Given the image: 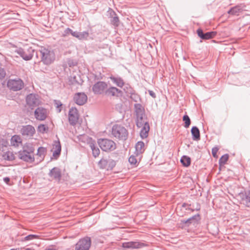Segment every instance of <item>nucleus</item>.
Listing matches in <instances>:
<instances>
[{"mask_svg":"<svg viewBox=\"0 0 250 250\" xmlns=\"http://www.w3.org/2000/svg\"><path fill=\"white\" fill-rule=\"evenodd\" d=\"M242 11V7L238 5L230 8L228 13L232 15H238Z\"/></svg>","mask_w":250,"mask_h":250,"instance_id":"27","label":"nucleus"},{"mask_svg":"<svg viewBox=\"0 0 250 250\" xmlns=\"http://www.w3.org/2000/svg\"><path fill=\"white\" fill-rule=\"evenodd\" d=\"M53 149H54L53 152V156L54 157H58L61 151V146L60 142H56L53 145Z\"/></svg>","mask_w":250,"mask_h":250,"instance_id":"28","label":"nucleus"},{"mask_svg":"<svg viewBox=\"0 0 250 250\" xmlns=\"http://www.w3.org/2000/svg\"><path fill=\"white\" fill-rule=\"evenodd\" d=\"M3 181L6 183H8L10 181V179L8 177H5L3 178Z\"/></svg>","mask_w":250,"mask_h":250,"instance_id":"50","label":"nucleus"},{"mask_svg":"<svg viewBox=\"0 0 250 250\" xmlns=\"http://www.w3.org/2000/svg\"><path fill=\"white\" fill-rule=\"evenodd\" d=\"M10 250H20L19 249H11Z\"/></svg>","mask_w":250,"mask_h":250,"instance_id":"55","label":"nucleus"},{"mask_svg":"<svg viewBox=\"0 0 250 250\" xmlns=\"http://www.w3.org/2000/svg\"><path fill=\"white\" fill-rule=\"evenodd\" d=\"M198 36L203 40H208L214 37L216 34L215 32H208L205 33H204L203 31L201 29H198L197 30Z\"/></svg>","mask_w":250,"mask_h":250,"instance_id":"15","label":"nucleus"},{"mask_svg":"<svg viewBox=\"0 0 250 250\" xmlns=\"http://www.w3.org/2000/svg\"><path fill=\"white\" fill-rule=\"evenodd\" d=\"M79 119L78 111L75 107H71L69 111L68 120L70 125H75Z\"/></svg>","mask_w":250,"mask_h":250,"instance_id":"11","label":"nucleus"},{"mask_svg":"<svg viewBox=\"0 0 250 250\" xmlns=\"http://www.w3.org/2000/svg\"><path fill=\"white\" fill-rule=\"evenodd\" d=\"M44 250H55V249L52 246H50L48 248H46Z\"/></svg>","mask_w":250,"mask_h":250,"instance_id":"51","label":"nucleus"},{"mask_svg":"<svg viewBox=\"0 0 250 250\" xmlns=\"http://www.w3.org/2000/svg\"><path fill=\"white\" fill-rule=\"evenodd\" d=\"M218 151V148L217 147H214L212 149V154L214 157H217V153Z\"/></svg>","mask_w":250,"mask_h":250,"instance_id":"46","label":"nucleus"},{"mask_svg":"<svg viewBox=\"0 0 250 250\" xmlns=\"http://www.w3.org/2000/svg\"><path fill=\"white\" fill-rule=\"evenodd\" d=\"M109 79L113 83L116 85L117 86L122 88L125 85V82L123 79L119 76H114L111 75L109 77Z\"/></svg>","mask_w":250,"mask_h":250,"instance_id":"19","label":"nucleus"},{"mask_svg":"<svg viewBox=\"0 0 250 250\" xmlns=\"http://www.w3.org/2000/svg\"><path fill=\"white\" fill-rule=\"evenodd\" d=\"M125 87L124 88V90L126 93L127 94H132L133 93V89L131 87V86L128 84H125Z\"/></svg>","mask_w":250,"mask_h":250,"instance_id":"37","label":"nucleus"},{"mask_svg":"<svg viewBox=\"0 0 250 250\" xmlns=\"http://www.w3.org/2000/svg\"><path fill=\"white\" fill-rule=\"evenodd\" d=\"M34 115L37 120L43 121L47 116V110L42 107H39L35 110Z\"/></svg>","mask_w":250,"mask_h":250,"instance_id":"12","label":"nucleus"},{"mask_svg":"<svg viewBox=\"0 0 250 250\" xmlns=\"http://www.w3.org/2000/svg\"><path fill=\"white\" fill-rule=\"evenodd\" d=\"M48 129V126L43 124L39 125L38 128V131L42 133L46 132Z\"/></svg>","mask_w":250,"mask_h":250,"instance_id":"39","label":"nucleus"},{"mask_svg":"<svg viewBox=\"0 0 250 250\" xmlns=\"http://www.w3.org/2000/svg\"><path fill=\"white\" fill-rule=\"evenodd\" d=\"M183 120L184 122V127L185 128H188L191 123L190 119L188 116L187 114L184 115Z\"/></svg>","mask_w":250,"mask_h":250,"instance_id":"34","label":"nucleus"},{"mask_svg":"<svg viewBox=\"0 0 250 250\" xmlns=\"http://www.w3.org/2000/svg\"><path fill=\"white\" fill-rule=\"evenodd\" d=\"M89 146L92 151V154L94 157L99 156L100 154V150L97 146L96 143L94 141H91L89 143Z\"/></svg>","mask_w":250,"mask_h":250,"instance_id":"26","label":"nucleus"},{"mask_svg":"<svg viewBox=\"0 0 250 250\" xmlns=\"http://www.w3.org/2000/svg\"><path fill=\"white\" fill-rule=\"evenodd\" d=\"M111 23L115 26L119 25V20L117 16H114L111 19Z\"/></svg>","mask_w":250,"mask_h":250,"instance_id":"41","label":"nucleus"},{"mask_svg":"<svg viewBox=\"0 0 250 250\" xmlns=\"http://www.w3.org/2000/svg\"><path fill=\"white\" fill-rule=\"evenodd\" d=\"M7 86L11 90L18 91L23 88L24 83L20 78L10 79L7 82Z\"/></svg>","mask_w":250,"mask_h":250,"instance_id":"4","label":"nucleus"},{"mask_svg":"<svg viewBox=\"0 0 250 250\" xmlns=\"http://www.w3.org/2000/svg\"><path fill=\"white\" fill-rule=\"evenodd\" d=\"M245 196L243 203L246 206H249V204L250 203V190H247Z\"/></svg>","mask_w":250,"mask_h":250,"instance_id":"35","label":"nucleus"},{"mask_svg":"<svg viewBox=\"0 0 250 250\" xmlns=\"http://www.w3.org/2000/svg\"><path fill=\"white\" fill-rule=\"evenodd\" d=\"M89 36V33L87 31H83L79 32V40H85Z\"/></svg>","mask_w":250,"mask_h":250,"instance_id":"38","label":"nucleus"},{"mask_svg":"<svg viewBox=\"0 0 250 250\" xmlns=\"http://www.w3.org/2000/svg\"><path fill=\"white\" fill-rule=\"evenodd\" d=\"M134 107L136 117L139 116H145V110L141 104H135Z\"/></svg>","mask_w":250,"mask_h":250,"instance_id":"21","label":"nucleus"},{"mask_svg":"<svg viewBox=\"0 0 250 250\" xmlns=\"http://www.w3.org/2000/svg\"><path fill=\"white\" fill-rule=\"evenodd\" d=\"M122 91L114 86H111L108 89H106L105 91V94L107 96H118L119 94H122Z\"/></svg>","mask_w":250,"mask_h":250,"instance_id":"18","label":"nucleus"},{"mask_svg":"<svg viewBox=\"0 0 250 250\" xmlns=\"http://www.w3.org/2000/svg\"><path fill=\"white\" fill-rule=\"evenodd\" d=\"M137 154L142 153L145 151V144L142 141H139L135 146Z\"/></svg>","mask_w":250,"mask_h":250,"instance_id":"29","label":"nucleus"},{"mask_svg":"<svg viewBox=\"0 0 250 250\" xmlns=\"http://www.w3.org/2000/svg\"><path fill=\"white\" fill-rule=\"evenodd\" d=\"M180 161L182 165L186 167H188L190 165L191 163L190 158L186 155L183 156L181 157Z\"/></svg>","mask_w":250,"mask_h":250,"instance_id":"30","label":"nucleus"},{"mask_svg":"<svg viewBox=\"0 0 250 250\" xmlns=\"http://www.w3.org/2000/svg\"><path fill=\"white\" fill-rule=\"evenodd\" d=\"M200 215L199 214H196L195 215L187 219V220H183L181 221V222L183 224H187L188 226L189 225V224L191 223H196V222L198 221V219H199Z\"/></svg>","mask_w":250,"mask_h":250,"instance_id":"25","label":"nucleus"},{"mask_svg":"<svg viewBox=\"0 0 250 250\" xmlns=\"http://www.w3.org/2000/svg\"><path fill=\"white\" fill-rule=\"evenodd\" d=\"M143 246V243L133 241L125 242L122 244V247L126 249H138L142 247Z\"/></svg>","mask_w":250,"mask_h":250,"instance_id":"17","label":"nucleus"},{"mask_svg":"<svg viewBox=\"0 0 250 250\" xmlns=\"http://www.w3.org/2000/svg\"><path fill=\"white\" fill-rule=\"evenodd\" d=\"M148 93L153 98H156V94L154 92H153L152 90H148Z\"/></svg>","mask_w":250,"mask_h":250,"instance_id":"49","label":"nucleus"},{"mask_svg":"<svg viewBox=\"0 0 250 250\" xmlns=\"http://www.w3.org/2000/svg\"><path fill=\"white\" fill-rule=\"evenodd\" d=\"M19 157L21 160L28 163H32L35 160L34 155L32 153L27 154L26 152L20 151Z\"/></svg>","mask_w":250,"mask_h":250,"instance_id":"16","label":"nucleus"},{"mask_svg":"<svg viewBox=\"0 0 250 250\" xmlns=\"http://www.w3.org/2000/svg\"><path fill=\"white\" fill-rule=\"evenodd\" d=\"M46 148L43 147H40L38 149L37 155L40 157L41 158H43L46 152Z\"/></svg>","mask_w":250,"mask_h":250,"instance_id":"36","label":"nucleus"},{"mask_svg":"<svg viewBox=\"0 0 250 250\" xmlns=\"http://www.w3.org/2000/svg\"><path fill=\"white\" fill-rule=\"evenodd\" d=\"M27 105L31 109L39 106L41 102L39 96L35 94H30L26 97Z\"/></svg>","mask_w":250,"mask_h":250,"instance_id":"8","label":"nucleus"},{"mask_svg":"<svg viewBox=\"0 0 250 250\" xmlns=\"http://www.w3.org/2000/svg\"><path fill=\"white\" fill-rule=\"evenodd\" d=\"M16 52L23 60L25 61H29L32 59L35 50L32 47H28L27 48H19L16 50Z\"/></svg>","mask_w":250,"mask_h":250,"instance_id":"7","label":"nucleus"},{"mask_svg":"<svg viewBox=\"0 0 250 250\" xmlns=\"http://www.w3.org/2000/svg\"><path fill=\"white\" fill-rule=\"evenodd\" d=\"M25 250H32V249H31L30 248H27Z\"/></svg>","mask_w":250,"mask_h":250,"instance_id":"54","label":"nucleus"},{"mask_svg":"<svg viewBox=\"0 0 250 250\" xmlns=\"http://www.w3.org/2000/svg\"><path fill=\"white\" fill-rule=\"evenodd\" d=\"M112 135L115 138L125 140L127 139L128 132L126 128L119 125H114L112 128Z\"/></svg>","mask_w":250,"mask_h":250,"instance_id":"2","label":"nucleus"},{"mask_svg":"<svg viewBox=\"0 0 250 250\" xmlns=\"http://www.w3.org/2000/svg\"><path fill=\"white\" fill-rule=\"evenodd\" d=\"M22 140L21 137L18 135H15L13 136L10 140L11 146L18 147L21 144Z\"/></svg>","mask_w":250,"mask_h":250,"instance_id":"20","label":"nucleus"},{"mask_svg":"<svg viewBox=\"0 0 250 250\" xmlns=\"http://www.w3.org/2000/svg\"><path fill=\"white\" fill-rule=\"evenodd\" d=\"M41 62L44 65H49L55 60L56 55L54 50L49 47H41L39 49Z\"/></svg>","mask_w":250,"mask_h":250,"instance_id":"1","label":"nucleus"},{"mask_svg":"<svg viewBox=\"0 0 250 250\" xmlns=\"http://www.w3.org/2000/svg\"><path fill=\"white\" fill-rule=\"evenodd\" d=\"M196 210H199L200 209V207L199 206H198V207L196 208L195 209Z\"/></svg>","mask_w":250,"mask_h":250,"instance_id":"52","label":"nucleus"},{"mask_svg":"<svg viewBox=\"0 0 250 250\" xmlns=\"http://www.w3.org/2000/svg\"><path fill=\"white\" fill-rule=\"evenodd\" d=\"M116 164V161L109 156L103 157L98 163V166L100 168L107 170L112 169Z\"/></svg>","mask_w":250,"mask_h":250,"instance_id":"5","label":"nucleus"},{"mask_svg":"<svg viewBox=\"0 0 250 250\" xmlns=\"http://www.w3.org/2000/svg\"><path fill=\"white\" fill-rule=\"evenodd\" d=\"M35 149L33 146V145L31 143H26L23 146L22 150L20 151L26 152L27 154L32 153L33 154L34 152Z\"/></svg>","mask_w":250,"mask_h":250,"instance_id":"24","label":"nucleus"},{"mask_svg":"<svg viewBox=\"0 0 250 250\" xmlns=\"http://www.w3.org/2000/svg\"><path fill=\"white\" fill-rule=\"evenodd\" d=\"M142 127L140 131V136L142 139H145L148 136V131L149 130V124L146 123Z\"/></svg>","mask_w":250,"mask_h":250,"instance_id":"22","label":"nucleus"},{"mask_svg":"<svg viewBox=\"0 0 250 250\" xmlns=\"http://www.w3.org/2000/svg\"><path fill=\"white\" fill-rule=\"evenodd\" d=\"M4 159L7 161H12L15 159V156L12 152L7 151L3 155Z\"/></svg>","mask_w":250,"mask_h":250,"instance_id":"33","label":"nucleus"},{"mask_svg":"<svg viewBox=\"0 0 250 250\" xmlns=\"http://www.w3.org/2000/svg\"><path fill=\"white\" fill-rule=\"evenodd\" d=\"M91 245L90 237L86 236L80 239L75 245L74 250H89Z\"/></svg>","mask_w":250,"mask_h":250,"instance_id":"6","label":"nucleus"},{"mask_svg":"<svg viewBox=\"0 0 250 250\" xmlns=\"http://www.w3.org/2000/svg\"><path fill=\"white\" fill-rule=\"evenodd\" d=\"M246 194V191H245L244 192H241L238 194L237 197L238 198H239L241 200V201L243 202L244 201V199L245 198V195Z\"/></svg>","mask_w":250,"mask_h":250,"instance_id":"44","label":"nucleus"},{"mask_svg":"<svg viewBox=\"0 0 250 250\" xmlns=\"http://www.w3.org/2000/svg\"><path fill=\"white\" fill-rule=\"evenodd\" d=\"M98 143L101 148L104 151H111L116 148L115 143L111 140L100 139L98 140Z\"/></svg>","mask_w":250,"mask_h":250,"instance_id":"3","label":"nucleus"},{"mask_svg":"<svg viewBox=\"0 0 250 250\" xmlns=\"http://www.w3.org/2000/svg\"><path fill=\"white\" fill-rule=\"evenodd\" d=\"M229 159V155L226 154L223 155L219 159V163L220 164H225Z\"/></svg>","mask_w":250,"mask_h":250,"instance_id":"40","label":"nucleus"},{"mask_svg":"<svg viewBox=\"0 0 250 250\" xmlns=\"http://www.w3.org/2000/svg\"><path fill=\"white\" fill-rule=\"evenodd\" d=\"M40 238V236L36 234H29L21 239V242L29 241L34 239H38Z\"/></svg>","mask_w":250,"mask_h":250,"instance_id":"31","label":"nucleus"},{"mask_svg":"<svg viewBox=\"0 0 250 250\" xmlns=\"http://www.w3.org/2000/svg\"><path fill=\"white\" fill-rule=\"evenodd\" d=\"M61 105H62V104L60 102H59V104H57V107H58L59 106H61Z\"/></svg>","mask_w":250,"mask_h":250,"instance_id":"53","label":"nucleus"},{"mask_svg":"<svg viewBox=\"0 0 250 250\" xmlns=\"http://www.w3.org/2000/svg\"><path fill=\"white\" fill-rule=\"evenodd\" d=\"M71 35L78 39H79V32L77 31H73L72 33H71Z\"/></svg>","mask_w":250,"mask_h":250,"instance_id":"48","label":"nucleus"},{"mask_svg":"<svg viewBox=\"0 0 250 250\" xmlns=\"http://www.w3.org/2000/svg\"><path fill=\"white\" fill-rule=\"evenodd\" d=\"M192 138L194 141H198L200 139V133L197 126H193L191 129Z\"/></svg>","mask_w":250,"mask_h":250,"instance_id":"23","label":"nucleus"},{"mask_svg":"<svg viewBox=\"0 0 250 250\" xmlns=\"http://www.w3.org/2000/svg\"><path fill=\"white\" fill-rule=\"evenodd\" d=\"M73 99L76 104L82 105L86 102L87 97L85 93L79 92L75 94Z\"/></svg>","mask_w":250,"mask_h":250,"instance_id":"13","label":"nucleus"},{"mask_svg":"<svg viewBox=\"0 0 250 250\" xmlns=\"http://www.w3.org/2000/svg\"><path fill=\"white\" fill-rule=\"evenodd\" d=\"M145 116H139L136 117V125L138 127H141L145 124V123H147L146 121H145Z\"/></svg>","mask_w":250,"mask_h":250,"instance_id":"32","label":"nucleus"},{"mask_svg":"<svg viewBox=\"0 0 250 250\" xmlns=\"http://www.w3.org/2000/svg\"><path fill=\"white\" fill-rule=\"evenodd\" d=\"M72 32H73V31L70 28H67L64 31V32H63V33L62 34V36L65 37V36H66L67 35H68L69 34H71V33H72Z\"/></svg>","mask_w":250,"mask_h":250,"instance_id":"45","label":"nucleus"},{"mask_svg":"<svg viewBox=\"0 0 250 250\" xmlns=\"http://www.w3.org/2000/svg\"><path fill=\"white\" fill-rule=\"evenodd\" d=\"M5 72L3 69L0 68V79L5 77Z\"/></svg>","mask_w":250,"mask_h":250,"instance_id":"47","label":"nucleus"},{"mask_svg":"<svg viewBox=\"0 0 250 250\" xmlns=\"http://www.w3.org/2000/svg\"><path fill=\"white\" fill-rule=\"evenodd\" d=\"M128 162L132 165H136L137 163V160L136 157L133 155L130 156L128 159Z\"/></svg>","mask_w":250,"mask_h":250,"instance_id":"42","label":"nucleus"},{"mask_svg":"<svg viewBox=\"0 0 250 250\" xmlns=\"http://www.w3.org/2000/svg\"><path fill=\"white\" fill-rule=\"evenodd\" d=\"M48 175L51 178L60 181L62 177L61 170L59 167H54L50 170Z\"/></svg>","mask_w":250,"mask_h":250,"instance_id":"14","label":"nucleus"},{"mask_svg":"<svg viewBox=\"0 0 250 250\" xmlns=\"http://www.w3.org/2000/svg\"><path fill=\"white\" fill-rule=\"evenodd\" d=\"M107 88V84L105 82L99 81L93 85L92 90L95 94H102L105 93Z\"/></svg>","mask_w":250,"mask_h":250,"instance_id":"10","label":"nucleus"},{"mask_svg":"<svg viewBox=\"0 0 250 250\" xmlns=\"http://www.w3.org/2000/svg\"><path fill=\"white\" fill-rule=\"evenodd\" d=\"M20 133L26 138H31L35 134V129L31 125H23L21 127Z\"/></svg>","mask_w":250,"mask_h":250,"instance_id":"9","label":"nucleus"},{"mask_svg":"<svg viewBox=\"0 0 250 250\" xmlns=\"http://www.w3.org/2000/svg\"><path fill=\"white\" fill-rule=\"evenodd\" d=\"M191 206V204H188L186 203H184L182 204V207L183 208H185L186 210H191L192 211H193L194 210V209L190 207Z\"/></svg>","mask_w":250,"mask_h":250,"instance_id":"43","label":"nucleus"}]
</instances>
